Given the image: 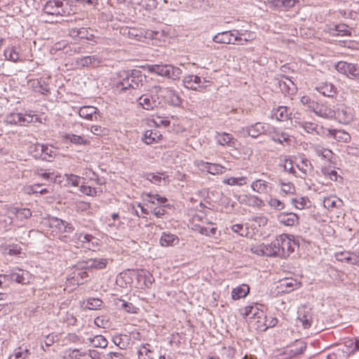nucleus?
I'll list each match as a JSON object with an SVG mask.
<instances>
[{
  "label": "nucleus",
  "instance_id": "ea45409f",
  "mask_svg": "<svg viewBox=\"0 0 359 359\" xmlns=\"http://www.w3.org/2000/svg\"><path fill=\"white\" fill-rule=\"evenodd\" d=\"M329 135L338 142L348 143L351 141V135L344 130H329Z\"/></svg>",
  "mask_w": 359,
  "mask_h": 359
},
{
  "label": "nucleus",
  "instance_id": "9d476101",
  "mask_svg": "<svg viewBox=\"0 0 359 359\" xmlns=\"http://www.w3.org/2000/svg\"><path fill=\"white\" fill-rule=\"evenodd\" d=\"M123 34L128 38L137 41H146L147 39H153L158 32L151 30H144L142 28L126 27L123 29Z\"/></svg>",
  "mask_w": 359,
  "mask_h": 359
},
{
  "label": "nucleus",
  "instance_id": "cd10ccee",
  "mask_svg": "<svg viewBox=\"0 0 359 359\" xmlns=\"http://www.w3.org/2000/svg\"><path fill=\"white\" fill-rule=\"evenodd\" d=\"M108 264L109 260L107 258L90 259L86 262V265L83 266L82 268L91 270H102L105 269Z\"/></svg>",
  "mask_w": 359,
  "mask_h": 359
},
{
  "label": "nucleus",
  "instance_id": "a19ab883",
  "mask_svg": "<svg viewBox=\"0 0 359 359\" xmlns=\"http://www.w3.org/2000/svg\"><path fill=\"white\" fill-rule=\"evenodd\" d=\"M271 117L279 121H283L288 118L289 111L288 108L284 106H280L273 109L271 114Z\"/></svg>",
  "mask_w": 359,
  "mask_h": 359
},
{
  "label": "nucleus",
  "instance_id": "f03ea898",
  "mask_svg": "<svg viewBox=\"0 0 359 359\" xmlns=\"http://www.w3.org/2000/svg\"><path fill=\"white\" fill-rule=\"evenodd\" d=\"M190 226L192 230L205 236L215 235L217 230L216 224L212 222L201 211L192 216L190 219Z\"/></svg>",
  "mask_w": 359,
  "mask_h": 359
},
{
  "label": "nucleus",
  "instance_id": "052dcab7",
  "mask_svg": "<svg viewBox=\"0 0 359 359\" xmlns=\"http://www.w3.org/2000/svg\"><path fill=\"white\" fill-rule=\"evenodd\" d=\"M226 170L225 167L218 163H209L207 172L215 175H222Z\"/></svg>",
  "mask_w": 359,
  "mask_h": 359
},
{
  "label": "nucleus",
  "instance_id": "4be33fe9",
  "mask_svg": "<svg viewBox=\"0 0 359 359\" xmlns=\"http://www.w3.org/2000/svg\"><path fill=\"white\" fill-rule=\"evenodd\" d=\"M215 138L216 142L223 147H235L238 142L231 134L225 132L217 133Z\"/></svg>",
  "mask_w": 359,
  "mask_h": 359
},
{
  "label": "nucleus",
  "instance_id": "39448f33",
  "mask_svg": "<svg viewBox=\"0 0 359 359\" xmlns=\"http://www.w3.org/2000/svg\"><path fill=\"white\" fill-rule=\"evenodd\" d=\"M276 242H278L277 245L279 258L285 259L288 257L292 252H294L295 248L297 246L294 238L292 235L287 233H282L276 238Z\"/></svg>",
  "mask_w": 359,
  "mask_h": 359
},
{
  "label": "nucleus",
  "instance_id": "c85d7f7f",
  "mask_svg": "<svg viewBox=\"0 0 359 359\" xmlns=\"http://www.w3.org/2000/svg\"><path fill=\"white\" fill-rule=\"evenodd\" d=\"M51 226L55 228L59 233H72L74 230V226L69 222L58 218H53Z\"/></svg>",
  "mask_w": 359,
  "mask_h": 359
},
{
  "label": "nucleus",
  "instance_id": "603ef678",
  "mask_svg": "<svg viewBox=\"0 0 359 359\" xmlns=\"http://www.w3.org/2000/svg\"><path fill=\"white\" fill-rule=\"evenodd\" d=\"M315 151L316 154L318 156H320L322 159L327 161L331 163H333V160L334 159V154L331 150L328 149L316 147Z\"/></svg>",
  "mask_w": 359,
  "mask_h": 359
},
{
  "label": "nucleus",
  "instance_id": "c03bdc74",
  "mask_svg": "<svg viewBox=\"0 0 359 359\" xmlns=\"http://www.w3.org/2000/svg\"><path fill=\"white\" fill-rule=\"evenodd\" d=\"M64 138L76 145H88L90 143V141L85 137L74 134H67L64 136Z\"/></svg>",
  "mask_w": 359,
  "mask_h": 359
},
{
  "label": "nucleus",
  "instance_id": "9b49d317",
  "mask_svg": "<svg viewBox=\"0 0 359 359\" xmlns=\"http://www.w3.org/2000/svg\"><path fill=\"white\" fill-rule=\"evenodd\" d=\"M77 241L75 243L80 245L81 247L95 251L98 249L99 240L91 234L79 233L75 234Z\"/></svg>",
  "mask_w": 359,
  "mask_h": 359
},
{
  "label": "nucleus",
  "instance_id": "3c124183",
  "mask_svg": "<svg viewBox=\"0 0 359 359\" xmlns=\"http://www.w3.org/2000/svg\"><path fill=\"white\" fill-rule=\"evenodd\" d=\"M247 177L245 176L238 177H230L227 178H224L222 180V182L224 184L229 185V186H238V187H242L247 184Z\"/></svg>",
  "mask_w": 359,
  "mask_h": 359
},
{
  "label": "nucleus",
  "instance_id": "393cba45",
  "mask_svg": "<svg viewBox=\"0 0 359 359\" xmlns=\"http://www.w3.org/2000/svg\"><path fill=\"white\" fill-rule=\"evenodd\" d=\"M163 138L162 134L157 129L147 130L144 132L142 138L147 144L158 143Z\"/></svg>",
  "mask_w": 359,
  "mask_h": 359
},
{
  "label": "nucleus",
  "instance_id": "5701e85b",
  "mask_svg": "<svg viewBox=\"0 0 359 359\" xmlns=\"http://www.w3.org/2000/svg\"><path fill=\"white\" fill-rule=\"evenodd\" d=\"M298 0H266V3L270 8L288 11L293 8Z\"/></svg>",
  "mask_w": 359,
  "mask_h": 359
},
{
  "label": "nucleus",
  "instance_id": "09e8293b",
  "mask_svg": "<svg viewBox=\"0 0 359 359\" xmlns=\"http://www.w3.org/2000/svg\"><path fill=\"white\" fill-rule=\"evenodd\" d=\"M4 56L7 60L18 62L21 61L20 59V53L14 46H8L4 50Z\"/></svg>",
  "mask_w": 359,
  "mask_h": 359
},
{
  "label": "nucleus",
  "instance_id": "338daca9",
  "mask_svg": "<svg viewBox=\"0 0 359 359\" xmlns=\"http://www.w3.org/2000/svg\"><path fill=\"white\" fill-rule=\"evenodd\" d=\"M29 351L27 348L22 350L21 347H19L14 351V353L11 357H14V359H25L29 356Z\"/></svg>",
  "mask_w": 359,
  "mask_h": 359
},
{
  "label": "nucleus",
  "instance_id": "a18cd8bd",
  "mask_svg": "<svg viewBox=\"0 0 359 359\" xmlns=\"http://www.w3.org/2000/svg\"><path fill=\"white\" fill-rule=\"evenodd\" d=\"M291 202L292 204L294 206V208L299 210L309 208L311 206V203L309 198L306 196H299L293 198L291 200Z\"/></svg>",
  "mask_w": 359,
  "mask_h": 359
},
{
  "label": "nucleus",
  "instance_id": "72a5a7b5",
  "mask_svg": "<svg viewBox=\"0 0 359 359\" xmlns=\"http://www.w3.org/2000/svg\"><path fill=\"white\" fill-rule=\"evenodd\" d=\"M137 280L139 282L143 281L144 287L149 288L151 287L154 282V278L153 275L145 269H138L137 272Z\"/></svg>",
  "mask_w": 359,
  "mask_h": 359
},
{
  "label": "nucleus",
  "instance_id": "6e6d98bb",
  "mask_svg": "<svg viewBox=\"0 0 359 359\" xmlns=\"http://www.w3.org/2000/svg\"><path fill=\"white\" fill-rule=\"evenodd\" d=\"M238 34V42H243V45L248 42L254 41L256 38V35L254 32L250 31H246L245 32H240L237 30Z\"/></svg>",
  "mask_w": 359,
  "mask_h": 359
},
{
  "label": "nucleus",
  "instance_id": "37998d69",
  "mask_svg": "<svg viewBox=\"0 0 359 359\" xmlns=\"http://www.w3.org/2000/svg\"><path fill=\"white\" fill-rule=\"evenodd\" d=\"M321 172L326 179H329L332 182H337L338 178L341 179L334 166H323Z\"/></svg>",
  "mask_w": 359,
  "mask_h": 359
},
{
  "label": "nucleus",
  "instance_id": "1a4fd4ad",
  "mask_svg": "<svg viewBox=\"0 0 359 359\" xmlns=\"http://www.w3.org/2000/svg\"><path fill=\"white\" fill-rule=\"evenodd\" d=\"M37 119L35 115L30 113L11 112L6 116L4 122L8 125L26 126Z\"/></svg>",
  "mask_w": 359,
  "mask_h": 359
},
{
  "label": "nucleus",
  "instance_id": "e2e57ef3",
  "mask_svg": "<svg viewBox=\"0 0 359 359\" xmlns=\"http://www.w3.org/2000/svg\"><path fill=\"white\" fill-rule=\"evenodd\" d=\"M80 191L89 196H96L100 195L102 192L101 191H98L95 188L88 185H81L80 187Z\"/></svg>",
  "mask_w": 359,
  "mask_h": 359
},
{
  "label": "nucleus",
  "instance_id": "a211bd4d",
  "mask_svg": "<svg viewBox=\"0 0 359 359\" xmlns=\"http://www.w3.org/2000/svg\"><path fill=\"white\" fill-rule=\"evenodd\" d=\"M183 82L184 86L188 89L202 91L204 88L203 84L205 81L196 75H188L184 77Z\"/></svg>",
  "mask_w": 359,
  "mask_h": 359
},
{
  "label": "nucleus",
  "instance_id": "4468645a",
  "mask_svg": "<svg viewBox=\"0 0 359 359\" xmlns=\"http://www.w3.org/2000/svg\"><path fill=\"white\" fill-rule=\"evenodd\" d=\"M335 68L339 72L346 75L349 78H359V67L353 64L340 61L337 63Z\"/></svg>",
  "mask_w": 359,
  "mask_h": 359
},
{
  "label": "nucleus",
  "instance_id": "bf43d9fd",
  "mask_svg": "<svg viewBox=\"0 0 359 359\" xmlns=\"http://www.w3.org/2000/svg\"><path fill=\"white\" fill-rule=\"evenodd\" d=\"M280 185L282 192L285 195H293L295 194L296 188L292 182L280 180Z\"/></svg>",
  "mask_w": 359,
  "mask_h": 359
},
{
  "label": "nucleus",
  "instance_id": "f704fd0d",
  "mask_svg": "<svg viewBox=\"0 0 359 359\" xmlns=\"http://www.w3.org/2000/svg\"><path fill=\"white\" fill-rule=\"evenodd\" d=\"M250 292V286L247 284H241L233 287L231 291V298L238 300L245 298Z\"/></svg>",
  "mask_w": 359,
  "mask_h": 359
},
{
  "label": "nucleus",
  "instance_id": "69168bd1",
  "mask_svg": "<svg viewBox=\"0 0 359 359\" xmlns=\"http://www.w3.org/2000/svg\"><path fill=\"white\" fill-rule=\"evenodd\" d=\"M87 355L86 352H82L79 349L69 350L67 355V359H84Z\"/></svg>",
  "mask_w": 359,
  "mask_h": 359
},
{
  "label": "nucleus",
  "instance_id": "864d4df0",
  "mask_svg": "<svg viewBox=\"0 0 359 359\" xmlns=\"http://www.w3.org/2000/svg\"><path fill=\"white\" fill-rule=\"evenodd\" d=\"M88 30L87 28L81 27L79 29H72L69 30V34L72 36H78L81 39H86L88 40H92L94 37L93 34L88 35Z\"/></svg>",
  "mask_w": 359,
  "mask_h": 359
},
{
  "label": "nucleus",
  "instance_id": "c756f323",
  "mask_svg": "<svg viewBox=\"0 0 359 359\" xmlns=\"http://www.w3.org/2000/svg\"><path fill=\"white\" fill-rule=\"evenodd\" d=\"M179 242L178 236L170 232H163L159 239L160 245L164 248L176 245Z\"/></svg>",
  "mask_w": 359,
  "mask_h": 359
},
{
  "label": "nucleus",
  "instance_id": "0eeeda50",
  "mask_svg": "<svg viewBox=\"0 0 359 359\" xmlns=\"http://www.w3.org/2000/svg\"><path fill=\"white\" fill-rule=\"evenodd\" d=\"M306 347V343L304 341L301 339L295 340L284 347L281 350L280 355L282 356V359L295 358L304 354Z\"/></svg>",
  "mask_w": 359,
  "mask_h": 359
},
{
  "label": "nucleus",
  "instance_id": "58836bf2",
  "mask_svg": "<svg viewBox=\"0 0 359 359\" xmlns=\"http://www.w3.org/2000/svg\"><path fill=\"white\" fill-rule=\"evenodd\" d=\"M252 189L259 194H266L271 190V187L268 182L259 179L253 181L251 184Z\"/></svg>",
  "mask_w": 359,
  "mask_h": 359
},
{
  "label": "nucleus",
  "instance_id": "423d86ee",
  "mask_svg": "<svg viewBox=\"0 0 359 359\" xmlns=\"http://www.w3.org/2000/svg\"><path fill=\"white\" fill-rule=\"evenodd\" d=\"M278 245V243L276 242V239L267 244L264 243H255L250 245V250L252 254L257 256L279 258Z\"/></svg>",
  "mask_w": 359,
  "mask_h": 359
},
{
  "label": "nucleus",
  "instance_id": "bb28decb",
  "mask_svg": "<svg viewBox=\"0 0 359 359\" xmlns=\"http://www.w3.org/2000/svg\"><path fill=\"white\" fill-rule=\"evenodd\" d=\"M79 114L82 118L93 121L97 119L99 110L93 106H83L80 108Z\"/></svg>",
  "mask_w": 359,
  "mask_h": 359
},
{
  "label": "nucleus",
  "instance_id": "4d7b16f0",
  "mask_svg": "<svg viewBox=\"0 0 359 359\" xmlns=\"http://www.w3.org/2000/svg\"><path fill=\"white\" fill-rule=\"evenodd\" d=\"M150 345L148 344H143L138 351L139 359H154L152 355V351L149 348Z\"/></svg>",
  "mask_w": 359,
  "mask_h": 359
},
{
  "label": "nucleus",
  "instance_id": "79ce46f5",
  "mask_svg": "<svg viewBox=\"0 0 359 359\" xmlns=\"http://www.w3.org/2000/svg\"><path fill=\"white\" fill-rule=\"evenodd\" d=\"M8 212L15 214L16 217L20 220L27 219L32 217V212L29 208L18 209L14 207L8 208Z\"/></svg>",
  "mask_w": 359,
  "mask_h": 359
},
{
  "label": "nucleus",
  "instance_id": "aec40b11",
  "mask_svg": "<svg viewBox=\"0 0 359 359\" xmlns=\"http://www.w3.org/2000/svg\"><path fill=\"white\" fill-rule=\"evenodd\" d=\"M302 286V283L292 278H286L278 282V288L281 292L289 293Z\"/></svg>",
  "mask_w": 359,
  "mask_h": 359
},
{
  "label": "nucleus",
  "instance_id": "13d9d810",
  "mask_svg": "<svg viewBox=\"0 0 359 359\" xmlns=\"http://www.w3.org/2000/svg\"><path fill=\"white\" fill-rule=\"evenodd\" d=\"M66 183L63 184L65 187H78L80 183L81 177L74 174H65Z\"/></svg>",
  "mask_w": 359,
  "mask_h": 359
},
{
  "label": "nucleus",
  "instance_id": "7c9ffc66",
  "mask_svg": "<svg viewBox=\"0 0 359 359\" xmlns=\"http://www.w3.org/2000/svg\"><path fill=\"white\" fill-rule=\"evenodd\" d=\"M3 254H7L10 256L23 257L25 254L22 252L21 246L17 243H12L1 247Z\"/></svg>",
  "mask_w": 359,
  "mask_h": 359
},
{
  "label": "nucleus",
  "instance_id": "f257e3e1",
  "mask_svg": "<svg viewBox=\"0 0 359 359\" xmlns=\"http://www.w3.org/2000/svg\"><path fill=\"white\" fill-rule=\"evenodd\" d=\"M261 307L257 304H252L241 309L240 313L255 329L266 330V316Z\"/></svg>",
  "mask_w": 359,
  "mask_h": 359
},
{
  "label": "nucleus",
  "instance_id": "6e6552de",
  "mask_svg": "<svg viewBox=\"0 0 359 359\" xmlns=\"http://www.w3.org/2000/svg\"><path fill=\"white\" fill-rule=\"evenodd\" d=\"M147 69L151 73L174 80L178 79L182 73L180 68L170 65H148Z\"/></svg>",
  "mask_w": 359,
  "mask_h": 359
},
{
  "label": "nucleus",
  "instance_id": "2eb2a0df",
  "mask_svg": "<svg viewBox=\"0 0 359 359\" xmlns=\"http://www.w3.org/2000/svg\"><path fill=\"white\" fill-rule=\"evenodd\" d=\"M6 276H9L11 280L23 285L29 283L32 279V275L28 271L18 268L11 271L8 276L4 275V278Z\"/></svg>",
  "mask_w": 359,
  "mask_h": 359
},
{
  "label": "nucleus",
  "instance_id": "f3484780",
  "mask_svg": "<svg viewBox=\"0 0 359 359\" xmlns=\"http://www.w3.org/2000/svg\"><path fill=\"white\" fill-rule=\"evenodd\" d=\"M313 111L318 116L325 118L333 119L336 116L335 109L327 102L320 104L316 103Z\"/></svg>",
  "mask_w": 359,
  "mask_h": 359
},
{
  "label": "nucleus",
  "instance_id": "2f4dec72",
  "mask_svg": "<svg viewBox=\"0 0 359 359\" xmlns=\"http://www.w3.org/2000/svg\"><path fill=\"white\" fill-rule=\"evenodd\" d=\"M327 32L330 35L334 36L351 35V29L345 24H339L334 25L333 27H330L328 28Z\"/></svg>",
  "mask_w": 359,
  "mask_h": 359
},
{
  "label": "nucleus",
  "instance_id": "e433bc0d",
  "mask_svg": "<svg viewBox=\"0 0 359 359\" xmlns=\"http://www.w3.org/2000/svg\"><path fill=\"white\" fill-rule=\"evenodd\" d=\"M100 63V60L95 55L85 56L78 58L76 64L80 67H89Z\"/></svg>",
  "mask_w": 359,
  "mask_h": 359
},
{
  "label": "nucleus",
  "instance_id": "8fccbe9b",
  "mask_svg": "<svg viewBox=\"0 0 359 359\" xmlns=\"http://www.w3.org/2000/svg\"><path fill=\"white\" fill-rule=\"evenodd\" d=\"M247 133L248 135L252 137H257L265 131V126L262 123H256L250 127L247 128Z\"/></svg>",
  "mask_w": 359,
  "mask_h": 359
},
{
  "label": "nucleus",
  "instance_id": "774afa93",
  "mask_svg": "<svg viewBox=\"0 0 359 359\" xmlns=\"http://www.w3.org/2000/svg\"><path fill=\"white\" fill-rule=\"evenodd\" d=\"M269 205L276 210H283L285 208V204L279 199L276 198H271L268 201Z\"/></svg>",
  "mask_w": 359,
  "mask_h": 359
},
{
  "label": "nucleus",
  "instance_id": "473e14b6",
  "mask_svg": "<svg viewBox=\"0 0 359 359\" xmlns=\"http://www.w3.org/2000/svg\"><path fill=\"white\" fill-rule=\"evenodd\" d=\"M342 205L343 201L336 196H329L323 200V206L329 211L341 208Z\"/></svg>",
  "mask_w": 359,
  "mask_h": 359
},
{
  "label": "nucleus",
  "instance_id": "4c0bfd02",
  "mask_svg": "<svg viewBox=\"0 0 359 359\" xmlns=\"http://www.w3.org/2000/svg\"><path fill=\"white\" fill-rule=\"evenodd\" d=\"M145 178L156 185H165L168 183V177L163 173H147Z\"/></svg>",
  "mask_w": 359,
  "mask_h": 359
},
{
  "label": "nucleus",
  "instance_id": "b1692460",
  "mask_svg": "<svg viewBox=\"0 0 359 359\" xmlns=\"http://www.w3.org/2000/svg\"><path fill=\"white\" fill-rule=\"evenodd\" d=\"M334 119L341 124L347 125L353 120V114L347 107L344 105L336 111Z\"/></svg>",
  "mask_w": 359,
  "mask_h": 359
},
{
  "label": "nucleus",
  "instance_id": "c9c22d12",
  "mask_svg": "<svg viewBox=\"0 0 359 359\" xmlns=\"http://www.w3.org/2000/svg\"><path fill=\"white\" fill-rule=\"evenodd\" d=\"M316 90L325 97H332L337 94V88L330 83H324L317 86Z\"/></svg>",
  "mask_w": 359,
  "mask_h": 359
},
{
  "label": "nucleus",
  "instance_id": "412c9836",
  "mask_svg": "<svg viewBox=\"0 0 359 359\" xmlns=\"http://www.w3.org/2000/svg\"><path fill=\"white\" fill-rule=\"evenodd\" d=\"M277 219L281 224L287 226H293L299 224V216L294 212H280Z\"/></svg>",
  "mask_w": 359,
  "mask_h": 359
},
{
  "label": "nucleus",
  "instance_id": "0e129e2a",
  "mask_svg": "<svg viewBox=\"0 0 359 359\" xmlns=\"http://www.w3.org/2000/svg\"><path fill=\"white\" fill-rule=\"evenodd\" d=\"M90 341L95 347L105 348L107 346V339L102 335L95 336Z\"/></svg>",
  "mask_w": 359,
  "mask_h": 359
},
{
  "label": "nucleus",
  "instance_id": "ddd939ff",
  "mask_svg": "<svg viewBox=\"0 0 359 359\" xmlns=\"http://www.w3.org/2000/svg\"><path fill=\"white\" fill-rule=\"evenodd\" d=\"M138 102L140 105L147 110H152L160 105L159 97L151 92V88L149 93L140 96Z\"/></svg>",
  "mask_w": 359,
  "mask_h": 359
},
{
  "label": "nucleus",
  "instance_id": "5fc2aeb1",
  "mask_svg": "<svg viewBox=\"0 0 359 359\" xmlns=\"http://www.w3.org/2000/svg\"><path fill=\"white\" fill-rule=\"evenodd\" d=\"M88 277V274L86 271H74L73 276L68 280L79 285L83 284Z\"/></svg>",
  "mask_w": 359,
  "mask_h": 359
},
{
  "label": "nucleus",
  "instance_id": "680f3d73",
  "mask_svg": "<svg viewBox=\"0 0 359 359\" xmlns=\"http://www.w3.org/2000/svg\"><path fill=\"white\" fill-rule=\"evenodd\" d=\"M298 125L302 128L305 132L308 133H317L318 126L315 123L312 122H299Z\"/></svg>",
  "mask_w": 359,
  "mask_h": 359
},
{
  "label": "nucleus",
  "instance_id": "a878e982",
  "mask_svg": "<svg viewBox=\"0 0 359 359\" xmlns=\"http://www.w3.org/2000/svg\"><path fill=\"white\" fill-rule=\"evenodd\" d=\"M143 198L146 205L149 208H152V206L154 205H163L168 201L165 197L158 194H151L150 193L143 194Z\"/></svg>",
  "mask_w": 359,
  "mask_h": 359
},
{
  "label": "nucleus",
  "instance_id": "7ed1b4c3",
  "mask_svg": "<svg viewBox=\"0 0 359 359\" xmlns=\"http://www.w3.org/2000/svg\"><path fill=\"white\" fill-rule=\"evenodd\" d=\"M46 14L55 16H69L76 12V7L69 0H50L43 6Z\"/></svg>",
  "mask_w": 359,
  "mask_h": 359
},
{
  "label": "nucleus",
  "instance_id": "dca6fc26",
  "mask_svg": "<svg viewBox=\"0 0 359 359\" xmlns=\"http://www.w3.org/2000/svg\"><path fill=\"white\" fill-rule=\"evenodd\" d=\"M313 323L312 312L311 309L305 306L301 308L298 311L297 325L304 329H308Z\"/></svg>",
  "mask_w": 359,
  "mask_h": 359
},
{
  "label": "nucleus",
  "instance_id": "6ab92c4d",
  "mask_svg": "<svg viewBox=\"0 0 359 359\" xmlns=\"http://www.w3.org/2000/svg\"><path fill=\"white\" fill-rule=\"evenodd\" d=\"M336 259L341 262L359 267V252H340L335 254Z\"/></svg>",
  "mask_w": 359,
  "mask_h": 359
},
{
  "label": "nucleus",
  "instance_id": "f8f14e48",
  "mask_svg": "<svg viewBox=\"0 0 359 359\" xmlns=\"http://www.w3.org/2000/svg\"><path fill=\"white\" fill-rule=\"evenodd\" d=\"M213 41L217 43L243 45V42H238L237 30L218 33L213 37Z\"/></svg>",
  "mask_w": 359,
  "mask_h": 359
},
{
  "label": "nucleus",
  "instance_id": "20e7f679",
  "mask_svg": "<svg viewBox=\"0 0 359 359\" xmlns=\"http://www.w3.org/2000/svg\"><path fill=\"white\" fill-rule=\"evenodd\" d=\"M151 92L159 97L160 105L165 104L172 106H180L182 99L177 92L169 88H162L155 86L151 88Z\"/></svg>",
  "mask_w": 359,
  "mask_h": 359
},
{
  "label": "nucleus",
  "instance_id": "49530a36",
  "mask_svg": "<svg viewBox=\"0 0 359 359\" xmlns=\"http://www.w3.org/2000/svg\"><path fill=\"white\" fill-rule=\"evenodd\" d=\"M242 202L245 205L253 207H262L264 201L257 196L245 195L243 196Z\"/></svg>",
  "mask_w": 359,
  "mask_h": 359
},
{
  "label": "nucleus",
  "instance_id": "de8ad7c7",
  "mask_svg": "<svg viewBox=\"0 0 359 359\" xmlns=\"http://www.w3.org/2000/svg\"><path fill=\"white\" fill-rule=\"evenodd\" d=\"M121 77H122V79L119 83V86L123 90H126L130 88L135 89L139 87L138 82H135L134 83L130 82V79H132V78L130 76L129 74L124 72L122 75H121Z\"/></svg>",
  "mask_w": 359,
  "mask_h": 359
}]
</instances>
